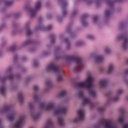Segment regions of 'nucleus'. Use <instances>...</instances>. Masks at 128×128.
Wrapping results in <instances>:
<instances>
[{"label": "nucleus", "instance_id": "nucleus-1", "mask_svg": "<svg viewBox=\"0 0 128 128\" xmlns=\"http://www.w3.org/2000/svg\"><path fill=\"white\" fill-rule=\"evenodd\" d=\"M94 80V75L92 74H88L86 80L79 82L78 86V88H86L90 94L92 96H96V90L92 88V86Z\"/></svg>", "mask_w": 128, "mask_h": 128}, {"label": "nucleus", "instance_id": "nucleus-2", "mask_svg": "<svg viewBox=\"0 0 128 128\" xmlns=\"http://www.w3.org/2000/svg\"><path fill=\"white\" fill-rule=\"evenodd\" d=\"M40 108L46 110H53L55 114H66V112H68V108H66V107H63L60 109L54 108V103H49L47 105L44 104H40Z\"/></svg>", "mask_w": 128, "mask_h": 128}, {"label": "nucleus", "instance_id": "nucleus-3", "mask_svg": "<svg viewBox=\"0 0 128 128\" xmlns=\"http://www.w3.org/2000/svg\"><path fill=\"white\" fill-rule=\"evenodd\" d=\"M114 125V122L112 120H104L95 126L94 128H116Z\"/></svg>", "mask_w": 128, "mask_h": 128}, {"label": "nucleus", "instance_id": "nucleus-4", "mask_svg": "<svg viewBox=\"0 0 128 128\" xmlns=\"http://www.w3.org/2000/svg\"><path fill=\"white\" fill-rule=\"evenodd\" d=\"M24 120V116H18V120L15 122L14 124L10 125L11 128H20L22 126V122Z\"/></svg>", "mask_w": 128, "mask_h": 128}, {"label": "nucleus", "instance_id": "nucleus-5", "mask_svg": "<svg viewBox=\"0 0 128 128\" xmlns=\"http://www.w3.org/2000/svg\"><path fill=\"white\" fill-rule=\"evenodd\" d=\"M78 118H75L72 120V122L76 124L78 122V120H84V111L82 110H79L78 112Z\"/></svg>", "mask_w": 128, "mask_h": 128}, {"label": "nucleus", "instance_id": "nucleus-6", "mask_svg": "<svg viewBox=\"0 0 128 128\" xmlns=\"http://www.w3.org/2000/svg\"><path fill=\"white\" fill-rule=\"evenodd\" d=\"M46 70L47 72H50V70H53V72H58V68L56 64H52L50 65H48L46 68Z\"/></svg>", "mask_w": 128, "mask_h": 128}, {"label": "nucleus", "instance_id": "nucleus-7", "mask_svg": "<svg viewBox=\"0 0 128 128\" xmlns=\"http://www.w3.org/2000/svg\"><path fill=\"white\" fill-rule=\"evenodd\" d=\"M16 116H18V113L14 111L8 114L7 116V118L8 120H10V122H12Z\"/></svg>", "mask_w": 128, "mask_h": 128}, {"label": "nucleus", "instance_id": "nucleus-8", "mask_svg": "<svg viewBox=\"0 0 128 128\" xmlns=\"http://www.w3.org/2000/svg\"><path fill=\"white\" fill-rule=\"evenodd\" d=\"M107 81L106 79H102L99 82V86L100 88H104L106 84Z\"/></svg>", "mask_w": 128, "mask_h": 128}, {"label": "nucleus", "instance_id": "nucleus-9", "mask_svg": "<svg viewBox=\"0 0 128 128\" xmlns=\"http://www.w3.org/2000/svg\"><path fill=\"white\" fill-rule=\"evenodd\" d=\"M104 59V56H95L94 60L97 64H98V62H103Z\"/></svg>", "mask_w": 128, "mask_h": 128}, {"label": "nucleus", "instance_id": "nucleus-10", "mask_svg": "<svg viewBox=\"0 0 128 128\" xmlns=\"http://www.w3.org/2000/svg\"><path fill=\"white\" fill-rule=\"evenodd\" d=\"M114 64L112 63H110L108 64V73L112 74L114 72Z\"/></svg>", "mask_w": 128, "mask_h": 128}, {"label": "nucleus", "instance_id": "nucleus-11", "mask_svg": "<svg viewBox=\"0 0 128 128\" xmlns=\"http://www.w3.org/2000/svg\"><path fill=\"white\" fill-rule=\"evenodd\" d=\"M122 46L123 48H124V50H126V48H128V39L127 38H125L124 40H123V42L122 44Z\"/></svg>", "mask_w": 128, "mask_h": 128}, {"label": "nucleus", "instance_id": "nucleus-12", "mask_svg": "<svg viewBox=\"0 0 128 128\" xmlns=\"http://www.w3.org/2000/svg\"><path fill=\"white\" fill-rule=\"evenodd\" d=\"M40 6H42V4H40V2H37L36 3L34 10L35 12H37V10H40Z\"/></svg>", "mask_w": 128, "mask_h": 128}, {"label": "nucleus", "instance_id": "nucleus-13", "mask_svg": "<svg viewBox=\"0 0 128 128\" xmlns=\"http://www.w3.org/2000/svg\"><path fill=\"white\" fill-rule=\"evenodd\" d=\"M83 104H90V100L87 97L83 98Z\"/></svg>", "mask_w": 128, "mask_h": 128}, {"label": "nucleus", "instance_id": "nucleus-14", "mask_svg": "<svg viewBox=\"0 0 128 128\" xmlns=\"http://www.w3.org/2000/svg\"><path fill=\"white\" fill-rule=\"evenodd\" d=\"M0 92L2 94H4L6 92V90L4 86H2L0 88Z\"/></svg>", "mask_w": 128, "mask_h": 128}, {"label": "nucleus", "instance_id": "nucleus-15", "mask_svg": "<svg viewBox=\"0 0 128 128\" xmlns=\"http://www.w3.org/2000/svg\"><path fill=\"white\" fill-rule=\"evenodd\" d=\"M53 122L52 120H48L47 121L46 125L44 127V128H48V126H52V124Z\"/></svg>", "mask_w": 128, "mask_h": 128}, {"label": "nucleus", "instance_id": "nucleus-16", "mask_svg": "<svg viewBox=\"0 0 128 128\" xmlns=\"http://www.w3.org/2000/svg\"><path fill=\"white\" fill-rule=\"evenodd\" d=\"M58 121L59 122V124L61 126H62L64 124V119L61 118H58Z\"/></svg>", "mask_w": 128, "mask_h": 128}, {"label": "nucleus", "instance_id": "nucleus-17", "mask_svg": "<svg viewBox=\"0 0 128 128\" xmlns=\"http://www.w3.org/2000/svg\"><path fill=\"white\" fill-rule=\"evenodd\" d=\"M124 116H119L118 118V122H120V124H122L124 122Z\"/></svg>", "mask_w": 128, "mask_h": 128}, {"label": "nucleus", "instance_id": "nucleus-18", "mask_svg": "<svg viewBox=\"0 0 128 128\" xmlns=\"http://www.w3.org/2000/svg\"><path fill=\"white\" fill-rule=\"evenodd\" d=\"M112 50H110V48H106L104 49V54H110Z\"/></svg>", "mask_w": 128, "mask_h": 128}, {"label": "nucleus", "instance_id": "nucleus-19", "mask_svg": "<svg viewBox=\"0 0 128 128\" xmlns=\"http://www.w3.org/2000/svg\"><path fill=\"white\" fill-rule=\"evenodd\" d=\"M76 64L77 68H80L82 66V60H78L76 62Z\"/></svg>", "mask_w": 128, "mask_h": 128}, {"label": "nucleus", "instance_id": "nucleus-20", "mask_svg": "<svg viewBox=\"0 0 128 128\" xmlns=\"http://www.w3.org/2000/svg\"><path fill=\"white\" fill-rule=\"evenodd\" d=\"M32 116L34 120H38L40 118V116L36 113L32 114Z\"/></svg>", "mask_w": 128, "mask_h": 128}, {"label": "nucleus", "instance_id": "nucleus-21", "mask_svg": "<svg viewBox=\"0 0 128 128\" xmlns=\"http://www.w3.org/2000/svg\"><path fill=\"white\" fill-rule=\"evenodd\" d=\"M6 112V108H0V114H4Z\"/></svg>", "mask_w": 128, "mask_h": 128}, {"label": "nucleus", "instance_id": "nucleus-22", "mask_svg": "<svg viewBox=\"0 0 128 128\" xmlns=\"http://www.w3.org/2000/svg\"><path fill=\"white\" fill-rule=\"evenodd\" d=\"M120 100V98L118 96L115 97L112 100V102H118Z\"/></svg>", "mask_w": 128, "mask_h": 128}, {"label": "nucleus", "instance_id": "nucleus-23", "mask_svg": "<svg viewBox=\"0 0 128 128\" xmlns=\"http://www.w3.org/2000/svg\"><path fill=\"white\" fill-rule=\"evenodd\" d=\"M78 96L79 98H82V96H84V93L82 92H79Z\"/></svg>", "mask_w": 128, "mask_h": 128}, {"label": "nucleus", "instance_id": "nucleus-24", "mask_svg": "<svg viewBox=\"0 0 128 128\" xmlns=\"http://www.w3.org/2000/svg\"><path fill=\"white\" fill-rule=\"evenodd\" d=\"M34 90H40V86H38V85L34 86Z\"/></svg>", "mask_w": 128, "mask_h": 128}, {"label": "nucleus", "instance_id": "nucleus-25", "mask_svg": "<svg viewBox=\"0 0 128 128\" xmlns=\"http://www.w3.org/2000/svg\"><path fill=\"white\" fill-rule=\"evenodd\" d=\"M57 80L58 82H61V80H62V77L61 76H58L57 77Z\"/></svg>", "mask_w": 128, "mask_h": 128}, {"label": "nucleus", "instance_id": "nucleus-26", "mask_svg": "<svg viewBox=\"0 0 128 128\" xmlns=\"http://www.w3.org/2000/svg\"><path fill=\"white\" fill-rule=\"evenodd\" d=\"M66 90H63L60 93V95L62 96H66Z\"/></svg>", "mask_w": 128, "mask_h": 128}, {"label": "nucleus", "instance_id": "nucleus-27", "mask_svg": "<svg viewBox=\"0 0 128 128\" xmlns=\"http://www.w3.org/2000/svg\"><path fill=\"white\" fill-rule=\"evenodd\" d=\"M122 90H118L117 94H122Z\"/></svg>", "mask_w": 128, "mask_h": 128}, {"label": "nucleus", "instance_id": "nucleus-28", "mask_svg": "<svg viewBox=\"0 0 128 128\" xmlns=\"http://www.w3.org/2000/svg\"><path fill=\"white\" fill-rule=\"evenodd\" d=\"M38 98V95H34V100H36Z\"/></svg>", "mask_w": 128, "mask_h": 128}, {"label": "nucleus", "instance_id": "nucleus-29", "mask_svg": "<svg viewBox=\"0 0 128 128\" xmlns=\"http://www.w3.org/2000/svg\"><path fill=\"white\" fill-rule=\"evenodd\" d=\"M88 38H90V40H92V38H94V36L92 35H88Z\"/></svg>", "mask_w": 128, "mask_h": 128}, {"label": "nucleus", "instance_id": "nucleus-30", "mask_svg": "<svg viewBox=\"0 0 128 128\" xmlns=\"http://www.w3.org/2000/svg\"><path fill=\"white\" fill-rule=\"evenodd\" d=\"M123 128H128V124H126L124 125Z\"/></svg>", "mask_w": 128, "mask_h": 128}, {"label": "nucleus", "instance_id": "nucleus-31", "mask_svg": "<svg viewBox=\"0 0 128 128\" xmlns=\"http://www.w3.org/2000/svg\"><path fill=\"white\" fill-rule=\"evenodd\" d=\"M121 38H122V36H117L116 37V40H120Z\"/></svg>", "mask_w": 128, "mask_h": 128}, {"label": "nucleus", "instance_id": "nucleus-32", "mask_svg": "<svg viewBox=\"0 0 128 128\" xmlns=\"http://www.w3.org/2000/svg\"><path fill=\"white\" fill-rule=\"evenodd\" d=\"M105 14H106V16H108V14H110V12H106L105 13Z\"/></svg>", "mask_w": 128, "mask_h": 128}, {"label": "nucleus", "instance_id": "nucleus-33", "mask_svg": "<svg viewBox=\"0 0 128 128\" xmlns=\"http://www.w3.org/2000/svg\"><path fill=\"white\" fill-rule=\"evenodd\" d=\"M124 84H126V86H127L128 87V80H125V81H124Z\"/></svg>", "mask_w": 128, "mask_h": 128}, {"label": "nucleus", "instance_id": "nucleus-34", "mask_svg": "<svg viewBox=\"0 0 128 128\" xmlns=\"http://www.w3.org/2000/svg\"><path fill=\"white\" fill-rule=\"evenodd\" d=\"M29 106H30V108H32V103H30L29 104Z\"/></svg>", "mask_w": 128, "mask_h": 128}, {"label": "nucleus", "instance_id": "nucleus-35", "mask_svg": "<svg viewBox=\"0 0 128 128\" xmlns=\"http://www.w3.org/2000/svg\"><path fill=\"white\" fill-rule=\"evenodd\" d=\"M96 20H98V17H96V16L94 17V22H96Z\"/></svg>", "mask_w": 128, "mask_h": 128}, {"label": "nucleus", "instance_id": "nucleus-36", "mask_svg": "<svg viewBox=\"0 0 128 128\" xmlns=\"http://www.w3.org/2000/svg\"><path fill=\"white\" fill-rule=\"evenodd\" d=\"M6 4H7V6H10V2L8 1L6 2Z\"/></svg>", "mask_w": 128, "mask_h": 128}, {"label": "nucleus", "instance_id": "nucleus-37", "mask_svg": "<svg viewBox=\"0 0 128 128\" xmlns=\"http://www.w3.org/2000/svg\"><path fill=\"white\" fill-rule=\"evenodd\" d=\"M19 96H20V98H22V96H23L22 94H20Z\"/></svg>", "mask_w": 128, "mask_h": 128}, {"label": "nucleus", "instance_id": "nucleus-38", "mask_svg": "<svg viewBox=\"0 0 128 128\" xmlns=\"http://www.w3.org/2000/svg\"><path fill=\"white\" fill-rule=\"evenodd\" d=\"M98 110H100V111L102 110V108L101 107H99V108H98Z\"/></svg>", "mask_w": 128, "mask_h": 128}, {"label": "nucleus", "instance_id": "nucleus-39", "mask_svg": "<svg viewBox=\"0 0 128 128\" xmlns=\"http://www.w3.org/2000/svg\"><path fill=\"white\" fill-rule=\"evenodd\" d=\"M30 14L31 16H34V12H30Z\"/></svg>", "mask_w": 128, "mask_h": 128}, {"label": "nucleus", "instance_id": "nucleus-40", "mask_svg": "<svg viewBox=\"0 0 128 128\" xmlns=\"http://www.w3.org/2000/svg\"><path fill=\"white\" fill-rule=\"evenodd\" d=\"M66 14V11H63V16H64V14Z\"/></svg>", "mask_w": 128, "mask_h": 128}, {"label": "nucleus", "instance_id": "nucleus-41", "mask_svg": "<svg viewBox=\"0 0 128 128\" xmlns=\"http://www.w3.org/2000/svg\"><path fill=\"white\" fill-rule=\"evenodd\" d=\"M50 28H52V26H49V28L48 27L47 28L48 30H50Z\"/></svg>", "mask_w": 128, "mask_h": 128}, {"label": "nucleus", "instance_id": "nucleus-42", "mask_svg": "<svg viewBox=\"0 0 128 128\" xmlns=\"http://www.w3.org/2000/svg\"><path fill=\"white\" fill-rule=\"evenodd\" d=\"M126 73L128 74V69L126 70Z\"/></svg>", "mask_w": 128, "mask_h": 128}, {"label": "nucleus", "instance_id": "nucleus-43", "mask_svg": "<svg viewBox=\"0 0 128 128\" xmlns=\"http://www.w3.org/2000/svg\"><path fill=\"white\" fill-rule=\"evenodd\" d=\"M34 65L35 66H38V64H36V63H34Z\"/></svg>", "mask_w": 128, "mask_h": 128}, {"label": "nucleus", "instance_id": "nucleus-44", "mask_svg": "<svg viewBox=\"0 0 128 128\" xmlns=\"http://www.w3.org/2000/svg\"><path fill=\"white\" fill-rule=\"evenodd\" d=\"M9 78H12V77H10V76Z\"/></svg>", "mask_w": 128, "mask_h": 128}]
</instances>
